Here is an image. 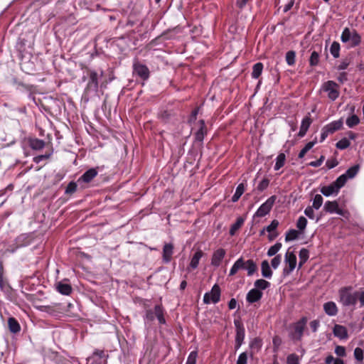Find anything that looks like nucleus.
<instances>
[{
	"instance_id": "a211bd4d",
	"label": "nucleus",
	"mask_w": 364,
	"mask_h": 364,
	"mask_svg": "<svg viewBox=\"0 0 364 364\" xmlns=\"http://www.w3.org/2000/svg\"><path fill=\"white\" fill-rule=\"evenodd\" d=\"M312 122V120L310 118L309 115L306 116V117H304L301 122V127H300V130H299V136L302 137L304 136L309 127H310L311 124Z\"/></svg>"
},
{
	"instance_id": "6ab92c4d",
	"label": "nucleus",
	"mask_w": 364,
	"mask_h": 364,
	"mask_svg": "<svg viewBox=\"0 0 364 364\" xmlns=\"http://www.w3.org/2000/svg\"><path fill=\"white\" fill-rule=\"evenodd\" d=\"M98 87V74L95 71L90 73V80L87 84V88L96 90Z\"/></svg>"
},
{
	"instance_id": "9d476101",
	"label": "nucleus",
	"mask_w": 364,
	"mask_h": 364,
	"mask_svg": "<svg viewBox=\"0 0 364 364\" xmlns=\"http://www.w3.org/2000/svg\"><path fill=\"white\" fill-rule=\"evenodd\" d=\"M236 327L235 348H239L245 338V328L240 321H235Z\"/></svg>"
},
{
	"instance_id": "603ef678",
	"label": "nucleus",
	"mask_w": 364,
	"mask_h": 364,
	"mask_svg": "<svg viewBox=\"0 0 364 364\" xmlns=\"http://www.w3.org/2000/svg\"><path fill=\"white\" fill-rule=\"evenodd\" d=\"M279 225V222L277 220L272 221L271 224L266 228V230L269 232H272L276 230Z\"/></svg>"
},
{
	"instance_id": "72a5a7b5",
	"label": "nucleus",
	"mask_w": 364,
	"mask_h": 364,
	"mask_svg": "<svg viewBox=\"0 0 364 364\" xmlns=\"http://www.w3.org/2000/svg\"><path fill=\"white\" fill-rule=\"evenodd\" d=\"M245 269L247 270L248 275H252L257 269L255 263L252 260L249 259L245 262Z\"/></svg>"
},
{
	"instance_id": "864d4df0",
	"label": "nucleus",
	"mask_w": 364,
	"mask_h": 364,
	"mask_svg": "<svg viewBox=\"0 0 364 364\" xmlns=\"http://www.w3.org/2000/svg\"><path fill=\"white\" fill-rule=\"evenodd\" d=\"M269 183V181L267 178H264L258 185L257 188L261 191H264L268 187Z\"/></svg>"
},
{
	"instance_id": "8fccbe9b",
	"label": "nucleus",
	"mask_w": 364,
	"mask_h": 364,
	"mask_svg": "<svg viewBox=\"0 0 364 364\" xmlns=\"http://www.w3.org/2000/svg\"><path fill=\"white\" fill-rule=\"evenodd\" d=\"M287 364H299V358L296 355L291 354L287 357Z\"/></svg>"
},
{
	"instance_id": "0e129e2a",
	"label": "nucleus",
	"mask_w": 364,
	"mask_h": 364,
	"mask_svg": "<svg viewBox=\"0 0 364 364\" xmlns=\"http://www.w3.org/2000/svg\"><path fill=\"white\" fill-rule=\"evenodd\" d=\"M316 143V139H314L312 141H310L306 144L304 147V149L307 152L309 151Z\"/></svg>"
},
{
	"instance_id": "b1692460",
	"label": "nucleus",
	"mask_w": 364,
	"mask_h": 364,
	"mask_svg": "<svg viewBox=\"0 0 364 364\" xmlns=\"http://www.w3.org/2000/svg\"><path fill=\"white\" fill-rule=\"evenodd\" d=\"M173 247L171 244H166L163 249V258L166 262L171 260Z\"/></svg>"
},
{
	"instance_id": "2eb2a0df",
	"label": "nucleus",
	"mask_w": 364,
	"mask_h": 364,
	"mask_svg": "<svg viewBox=\"0 0 364 364\" xmlns=\"http://www.w3.org/2000/svg\"><path fill=\"white\" fill-rule=\"evenodd\" d=\"M333 333L335 336L341 339H346L348 338L347 329L343 326L336 324L333 327Z\"/></svg>"
},
{
	"instance_id": "412c9836",
	"label": "nucleus",
	"mask_w": 364,
	"mask_h": 364,
	"mask_svg": "<svg viewBox=\"0 0 364 364\" xmlns=\"http://www.w3.org/2000/svg\"><path fill=\"white\" fill-rule=\"evenodd\" d=\"M97 171L95 168H90L80 177L79 181H82L85 183H89L97 176Z\"/></svg>"
},
{
	"instance_id": "0eeeda50",
	"label": "nucleus",
	"mask_w": 364,
	"mask_h": 364,
	"mask_svg": "<svg viewBox=\"0 0 364 364\" xmlns=\"http://www.w3.org/2000/svg\"><path fill=\"white\" fill-rule=\"evenodd\" d=\"M284 262H285L286 265H288V267H286L284 268L283 273L285 275H288L296 267V257L292 252H290L288 250L285 255Z\"/></svg>"
},
{
	"instance_id": "2f4dec72",
	"label": "nucleus",
	"mask_w": 364,
	"mask_h": 364,
	"mask_svg": "<svg viewBox=\"0 0 364 364\" xmlns=\"http://www.w3.org/2000/svg\"><path fill=\"white\" fill-rule=\"evenodd\" d=\"M200 127L199 130L196 134V139L198 141H202L204 137V134L205 133V127L203 121H200Z\"/></svg>"
},
{
	"instance_id": "bf43d9fd",
	"label": "nucleus",
	"mask_w": 364,
	"mask_h": 364,
	"mask_svg": "<svg viewBox=\"0 0 364 364\" xmlns=\"http://www.w3.org/2000/svg\"><path fill=\"white\" fill-rule=\"evenodd\" d=\"M335 353L338 355L343 357V356H345V355H346V349L343 346H336V348L335 349Z\"/></svg>"
},
{
	"instance_id": "aec40b11",
	"label": "nucleus",
	"mask_w": 364,
	"mask_h": 364,
	"mask_svg": "<svg viewBox=\"0 0 364 364\" xmlns=\"http://www.w3.org/2000/svg\"><path fill=\"white\" fill-rule=\"evenodd\" d=\"M323 309L328 316H335L338 313L336 304L333 301H328L323 304Z\"/></svg>"
},
{
	"instance_id": "dca6fc26",
	"label": "nucleus",
	"mask_w": 364,
	"mask_h": 364,
	"mask_svg": "<svg viewBox=\"0 0 364 364\" xmlns=\"http://www.w3.org/2000/svg\"><path fill=\"white\" fill-rule=\"evenodd\" d=\"M245 261L242 257L238 259L230 269V276L235 274L240 269H245Z\"/></svg>"
},
{
	"instance_id": "e2e57ef3",
	"label": "nucleus",
	"mask_w": 364,
	"mask_h": 364,
	"mask_svg": "<svg viewBox=\"0 0 364 364\" xmlns=\"http://www.w3.org/2000/svg\"><path fill=\"white\" fill-rule=\"evenodd\" d=\"M50 156V154H43V155H40V156H38L34 158V161L36 162V163H39L40 161H41L42 160H44V159H48Z\"/></svg>"
},
{
	"instance_id": "bb28decb",
	"label": "nucleus",
	"mask_w": 364,
	"mask_h": 364,
	"mask_svg": "<svg viewBox=\"0 0 364 364\" xmlns=\"http://www.w3.org/2000/svg\"><path fill=\"white\" fill-rule=\"evenodd\" d=\"M262 269V274L263 277L267 278H270L272 275V272L270 269L269 262L267 260H264L262 262L261 264Z\"/></svg>"
},
{
	"instance_id": "5701e85b",
	"label": "nucleus",
	"mask_w": 364,
	"mask_h": 364,
	"mask_svg": "<svg viewBox=\"0 0 364 364\" xmlns=\"http://www.w3.org/2000/svg\"><path fill=\"white\" fill-rule=\"evenodd\" d=\"M262 340L258 338H254L253 340H252L250 343V348H251V354L252 355L255 353H257L262 348Z\"/></svg>"
},
{
	"instance_id": "58836bf2",
	"label": "nucleus",
	"mask_w": 364,
	"mask_h": 364,
	"mask_svg": "<svg viewBox=\"0 0 364 364\" xmlns=\"http://www.w3.org/2000/svg\"><path fill=\"white\" fill-rule=\"evenodd\" d=\"M298 235L299 232L297 230H290L286 234L285 240L287 242L294 240L298 237Z\"/></svg>"
},
{
	"instance_id": "9b49d317",
	"label": "nucleus",
	"mask_w": 364,
	"mask_h": 364,
	"mask_svg": "<svg viewBox=\"0 0 364 364\" xmlns=\"http://www.w3.org/2000/svg\"><path fill=\"white\" fill-rule=\"evenodd\" d=\"M306 318H303L299 322H297L294 326V332L293 333V338L296 340H301L304 330L305 328V326L306 323Z\"/></svg>"
},
{
	"instance_id": "f257e3e1",
	"label": "nucleus",
	"mask_w": 364,
	"mask_h": 364,
	"mask_svg": "<svg viewBox=\"0 0 364 364\" xmlns=\"http://www.w3.org/2000/svg\"><path fill=\"white\" fill-rule=\"evenodd\" d=\"M341 41L343 43H348L351 47H354L360 43V37L355 31L346 28L342 33Z\"/></svg>"
},
{
	"instance_id": "338daca9",
	"label": "nucleus",
	"mask_w": 364,
	"mask_h": 364,
	"mask_svg": "<svg viewBox=\"0 0 364 364\" xmlns=\"http://www.w3.org/2000/svg\"><path fill=\"white\" fill-rule=\"evenodd\" d=\"M294 0H290L284 6V12H287L294 5Z\"/></svg>"
},
{
	"instance_id": "052dcab7",
	"label": "nucleus",
	"mask_w": 364,
	"mask_h": 364,
	"mask_svg": "<svg viewBox=\"0 0 364 364\" xmlns=\"http://www.w3.org/2000/svg\"><path fill=\"white\" fill-rule=\"evenodd\" d=\"M323 160H324V156H321V158L318 160H317L316 161H311L309 164V165L311 166H313V167H318V166L321 165V164L323 163Z\"/></svg>"
},
{
	"instance_id": "49530a36",
	"label": "nucleus",
	"mask_w": 364,
	"mask_h": 364,
	"mask_svg": "<svg viewBox=\"0 0 364 364\" xmlns=\"http://www.w3.org/2000/svg\"><path fill=\"white\" fill-rule=\"evenodd\" d=\"M299 257H300V265L302 264V263L305 262L307 259L309 258V252L306 249H302L300 250L299 252Z\"/></svg>"
},
{
	"instance_id": "c756f323",
	"label": "nucleus",
	"mask_w": 364,
	"mask_h": 364,
	"mask_svg": "<svg viewBox=\"0 0 364 364\" xmlns=\"http://www.w3.org/2000/svg\"><path fill=\"white\" fill-rule=\"evenodd\" d=\"M285 160H286L285 154L283 153L279 154L278 155V156L277 157L274 169L275 170L280 169L284 166Z\"/></svg>"
},
{
	"instance_id": "3c124183",
	"label": "nucleus",
	"mask_w": 364,
	"mask_h": 364,
	"mask_svg": "<svg viewBox=\"0 0 364 364\" xmlns=\"http://www.w3.org/2000/svg\"><path fill=\"white\" fill-rule=\"evenodd\" d=\"M247 355L246 353H242L237 360V364H247Z\"/></svg>"
},
{
	"instance_id": "c85d7f7f",
	"label": "nucleus",
	"mask_w": 364,
	"mask_h": 364,
	"mask_svg": "<svg viewBox=\"0 0 364 364\" xmlns=\"http://www.w3.org/2000/svg\"><path fill=\"white\" fill-rule=\"evenodd\" d=\"M45 143L43 141L40 139H31L30 140V146L33 149H41L44 147Z\"/></svg>"
},
{
	"instance_id": "a878e982",
	"label": "nucleus",
	"mask_w": 364,
	"mask_h": 364,
	"mask_svg": "<svg viewBox=\"0 0 364 364\" xmlns=\"http://www.w3.org/2000/svg\"><path fill=\"white\" fill-rule=\"evenodd\" d=\"M359 168V165L353 166L348 168L347 171L342 175L345 177V183H346L348 178H352L358 173Z\"/></svg>"
},
{
	"instance_id": "f704fd0d",
	"label": "nucleus",
	"mask_w": 364,
	"mask_h": 364,
	"mask_svg": "<svg viewBox=\"0 0 364 364\" xmlns=\"http://www.w3.org/2000/svg\"><path fill=\"white\" fill-rule=\"evenodd\" d=\"M243 223L244 220L242 218H238L237 221L231 226L230 230V234L231 235H234L235 232L240 228Z\"/></svg>"
},
{
	"instance_id": "774afa93",
	"label": "nucleus",
	"mask_w": 364,
	"mask_h": 364,
	"mask_svg": "<svg viewBox=\"0 0 364 364\" xmlns=\"http://www.w3.org/2000/svg\"><path fill=\"white\" fill-rule=\"evenodd\" d=\"M228 306L230 309H234L237 306V301L235 299H232L228 304Z\"/></svg>"
},
{
	"instance_id": "7c9ffc66",
	"label": "nucleus",
	"mask_w": 364,
	"mask_h": 364,
	"mask_svg": "<svg viewBox=\"0 0 364 364\" xmlns=\"http://www.w3.org/2000/svg\"><path fill=\"white\" fill-rule=\"evenodd\" d=\"M244 191H245V187H244L243 183H240V185H238V186L236 188L235 193L232 198V200L233 202L237 201L238 199L240 198V197L244 193Z\"/></svg>"
},
{
	"instance_id": "a18cd8bd",
	"label": "nucleus",
	"mask_w": 364,
	"mask_h": 364,
	"mask_svg": "<svg viewBox=\"0 0 364 364\" xmlns=\"http://www.w3.org/2000/svg\"><path fill=\"white\" fill-rule=\"evenodd\" d=\"M269 284V282L264 279H258L255 283V287L261 289H265Z\"/></svg>"
},
{
	"instance_id": "de8ad7c7",
	"label": "nucleus",
	"mask_w": 364,
	"mask_h": 364,
	"mask_svg": "<svg viewBox=\"0 0 364 364\" xmlns=\"http://www.w3.org/2000/svg\"><path fill=\"white\" fill-rule=\"evenodd\" d=\"M196 358H197V352L196 351H192L187 359V362L186 364H196Z\"/></svg>"
},
{
	"instance_id": "4d7b16f0",
	"label": "nucleus",
	"mask_w": 364,
	"mask_h": 364,
	"mask_svg": "<svg viewBox=\"0 0 364 364\" xmlns=\"http://www.w3.org/2000/svg\"><path fill=\"white\" fill-rule=\"evenodd\" d=\"M16 49L18 52V56L20 60H22L23 59V53L21 51V48L23 47V43L20 41V38H18V41L16 43Z\"/></svg>"
},
{
	"instance_id": "79ce46f5",
	"label": "nucleus",
	"mask_w": 364,
	"mask_h": 364,
	"mask_svg": "<svg viewBox=\"0 0 364 364\" xmlns=\"http://www.w3.org/2000/svg\"><path fill=\"white\" fill-rule=\"evenodd\" d=\"M323 203V198L321 195L317 194L315 196L313 201L312 207L315 209H318Z\"/></svg>"
},
{
	"instance_id": "c9c22d12",
	"label": "nucleus",
	"mask_w": 364,
	"mask_h": 364,
	"mask_svg": "<svg viewBox=\"0 0 364 364\" xmlns=\"http://www.w3.org/2000/svg\"><path fill=\"white\" fill-rule=\"evenodd\" d=\"M359 122L360 119L355 114L348 117L346 119V124L350 128L357 125Z\"/></svg>"
},
{
	"instance_id": "f03ea898",
	"label": "nucleus",
	"mask_w": 364,
	"mask_h": 364,
	"mask_svg": "<svg viewBox=\"0 0 364 364\" xmlns=\"http://www.w3.org/2000/svg\"><path fill=\"white\" fill-rule=\"evenodd\" d=\"M345 185L344 176H340L335 182L328 186H323L321 192L326 196H329L333 193H337L339 189Z\"/></svg>"
},
{
	"instance_id": "f8f14e48",
	"label": "nucleus",
	"mask_w": 364,
	"mask_h": 364,
	"mask_svg": "<svg viewBox=\"0 0 364 364\" xmlns=\"http://www.w3.org/2000/svg\"><path fill=\"white\" fill-rule=\"evenodd\" d=\"M134 72L144 80L147 79L149 75V71L146 66L138 63L134 65Z\"/></svg>"
},
{
	"instance_id": "c03bdc74",
	"label": "nucleus",
	"mask_w": 364,
	"mask_h": 364,
	"mask_svg": "<svg viewBox=\"0 0 364 364\" xmlns=\"http://www.w3.org/2000/svg\"><path fill=\"white\" fill-rule=\"evenodd\" d=\"M318 59H319L318 53L316 51H313L311 55L310 60H309L310 65L311 66L316 65L318 63Z\"/></svg>"
},
{
	"instance_id": "13d9d810",
	"label": "nucleus",
	"mask_w": 364,
	"mask_h": 364,
	"mask_svg": "<svg viewBox=\"0 0 364 364\" xmlns=\"http://www.w3.org/2000/svg\"><path fill=\"white\" fill-rule=\"evenodd\" d=\"M77 185L75 183L71 182L68 184L66 188L67 193H73L76 191Z\"/></svg>"
},
{
	"instance_id": "f3484780",
	"label": "nucleus",
	"mask_w": 364,
	"mask_h": 364,
	"mask_svg": "<svg viewBox=\"0 0 364 364\" xmlns=\"http://www.w3.org/2000/svg\"><path fill=\"white\" fill-rule=\"evenodd\" d=\"M262 295V293L259 290L253 289L248 292L247 295V300L250 303H253L259 300Z\"/></svg>"
},
{
	"instance_id": "ea45409f",
	"label": "nucleus",
	"mask_w": 364,
	"mask_h": 364,
	"mask_svg": "<svg viewBox=\"0 0 364 364\" xmlns=\"http://www.w3.org/2000/svg\"><path fill=\"white\" fill-rule=\"evenodd\" d=\"M296 54L294 51H288L286 54V61L289 65H293L295 63Z\"/></svg>"
},
{
	"instance_id": "20e7f679",
	"label": "nucleus",
	"mask_w": 364,
	"mask_h": 364,
	"mask_svg": "<svg viewBox=\"0 0 364 364\" xmlns=\"http://www.w3.org/2000/svg\"><path fill=\"white\" fill-rule=\"evenodd\" d=\"M277 200L276 196H272L269 197L263 204L260 205V207L257 209L255 216L257 217H264L267 215L270 210H272L275 201Z\"/></svg>"
},
{
	"instance_id": "6e6d98bb",
	"label": "nucleus",
	"mask_w": 364,
	"mask_h": 364,
	"mask_svg": "<svg viewBox=\"0 0 364 364\" xmlns=\"http://www.w3.org/2000/svg\"><path fill=\"white\" fill-rule=\"evenodd\" d=\"M305 215L309 217L310 219L314 218V211L313 210V207H307L304 210Z\"/></svg>"
},
{
	"instance_id": "1a4fd4ad",
	"label": "nucleus",
	"mask_w": 364,
	"mask_h": 364,
	"mask_svg": "<svg viewBox=\"0 0 364 364\" xmlns=\"http://www.w3.org/2000/svg\"><path fill=\"white\" fill-rule=\"evenodd\" d=\"M154 315L157 317L160 323H165L163 310L160 306H155L154 313L151 310L147 311L146 318L148 321H151L154 319Z\"/></svg>"
},
{
	"instance_id": "7ed1b4c3",
	"label": "nucleus",
	"mask_w": 364,
	"mask_h": 364,
	"mask_svg": "<svg viewBox=\"0 0 364 364\" xmlns=\"http://www.w3.org/2000/svg\"><path fill=\"white\" fill-rule=\"evenodd\" d=\"M343 120L339 119L324 126L321 130V141H323L329 134H333L341 129L343 127Z\"/></svg>"
},
{
	"instance_id": "ddd939ff",
	"label": "nucleus",
	"mask_w": 364,
	"mask_h": 364,
	"mask_svg": "<svg viewBox=\"0 0 364 364\" xmlns=\"http://www.w3.org/2000/svg\"><path fill=\"white\" fill-rule=\"evenodd\" d=\"M225 255V250L220 248L215 250L213 255L211 259V264L215 267H218L220 264L221 261L223 259Z\"/></svg>"
},
{
	"instance_id": "393cba45",
	"label": "nucleus",
	"mask_w": 364,
	"mask_h": 364,
	"mask_svg": "<svg viewBox=\"0 0 364 364\" xmlns=\"http://www.w3.org/2000/svg\"><path fill=\"white\" fill-rule=\"evenodd\" d=\"M9 328L11 333H17L21 330V326L18 322L13 317L8 320Z\"/></svg>"
},
{
	"instance_id": "e433bc0d",
	"label": "nucleus",
	"mask_w": 364,
	"mask_h": 364,
	"mask_svg": "<svg viewBox=\"0 0 364 364\" xmlns=\"http://www.w3.org/2000/svg\"><path fill=\"white\" fill-rule=\"evenodd\" d=\"M306 225L307 220L306 219V218L303 216L299 217L296 223V227L301 232L306 228Z\"/></svg>"
},
{
	"instance_id": "37998d69",
	"label": "nucleus",
	"mask_w": 364,
	"mask_h": 364,
	"mask_svg": "<svg viewBox=\"0 0 364 364\" xmlns=\"http://www.w3.org/2000/svg\"><path fill=\"white\" fill-rule=\"evenodd\" d=\"M350 144L349 140L346 138H343L336 143V147L339 149H344L348 148Z\"/></svg>"
},
{
	"instance_id": "69168bd1",
	"label": "nucleus",
	"mask_w": 364,
	"mask_h": 364,
	"mask_svg": "<svg viewBox=\"0 0 364 364\" xmlns=\"http://www.w3.org/2000/svg\"><path fill=\"white\" fill-rule=\"evenodd\" d=\"M8 288H9V287H8L7 284L4 282V277L0 278V289L2 291H6V289Z\"/></svg>"
},
{
	"instance_id": "09e8293b",
	"label": "nucleus",
	"mask_w": 364,
	"mask_h": 364,
	"mask_svg": "<svg viewBox=\"0 0 364 364\" xmlns=\"http://www.w3.org/2000/svg\"><path fill=\"white\" fill-rule=\"evenodd\" d=\"M282 257L280 255H277L271 261V265L274 269H277L281 263Z\"/></svg>"
},
{
	"instance_id": "4be33fe9",
	"label": "nucleus",
	"mask_w": 364,
	"mask_h": 364,
	"mask_svg": "<svg viewBox=\"0 0 364 364\" xmlns=\"http://www.w3.org/2000/svg\"><path fill=\"white\" fill-rule=\"evenodd\" d=\"M57 290L62 294L69 295L72 291V287L68 284L58 282L56 284Z\"/></svg>"
},
{
	"instance_id": "6e6552de",
	"label": "nucleus",
	"mask_w": 364,
	"mask_h": 364,
	"mask_svg": "<svg viewBox=\"0 0 364 364\" xmlns=\"http://www.w3.org/2000/svg\"><path fill=\"white\" fill-rule=\"evenodd\" d=\"M220 289L219 287L215 284L211 291L206 293L203 297V301L205 304L213 303L215 304L220 300Z\"/></svg>"
},
{
	"instance_id": "a19ab883",
	"label": "nucleus",
	"mask_w": 364,
	"mask_h": 364,
	"mask_svg": "<svg viewBox=\"0 0 364 364\" xmlns=\"http://www.w3.org/2000/svg\"><path fill=\"white\" fill-rule=\"evenodd\" d=\"M340 45L337 42H333L331 46L330 51L334 58L339 56Z\"/></svg>"
},
{
	"instance_id": "39448f33",
	"label": "nucleus",
	"mask_w": 364,
	"mask_h": 364,
	"mask_svg": "<svg viewBox=\"0 0 364 364\" xmlns=\"http://www.w3.org/2000/svg\"><path fill=\"white\" fill-rule=\"evenodd\" d=\"M322 90L328 92V97L332 100L337 99L339 95L338 85L333 81L329 80L325 82Z\"/></svg>"
},
{
	"instance_id": "4c0bfd02",
	"label": "nucleus",
	"mask_w": 364,
	"mask_h": 364,
	"mask_svg": "<svg viewBox=\"0 0 364 364\" xmlns=\"http://www.w3.org/2000/svg\"><path fill=\"white\" fill-rule=\"evenodd\" d=\"M282 244L279 242H277L275 245L272 246L267 252V255L269 257H272L274 255H276L281 249Z\"/></svg>"
},
{
	"instance_id": "423d86ee",
	"label": "nucleus",
	"mask_w": 364,
	"mask_h": 364,
	"mask_svg": "<svg viewBox=\"0 0 364 364\" xmlns=\"http://www.w3.org/2000/svg\"><path fill=\"white\" fill-rule=\"evenodd\" d=\"M339 296L340 301L344 306L355 304L357 300V295L351 294L346 288L340 290Z\"/></svg>"
},
{
	"instance_id": "5fc2aeb1",
	"label": "nucleus",
	"mask_w": 364,
	"mask_h": 364,
	"mask_svg": "<svg viewBox=\"0 0 364 364\" xmlns=\"http://www.w3.org/2000/svg\"><path fill=\"white\" fill-rule=\"evenodd\" d=\"M354 355L358 360H362L363 358V350L360 348H356L354 350Z\"/></svg>"
},
{
	"instance_id": "4468645a",
	"label": "nucleus",
	"mask_w": 364,
	"mask_h": 364,
	"mask_svg": "<svg viewBox=\"0 0 364 364\" xmlns=\"http://www.w3.org/2000/svg\"><path fill=\"white\" fill-rule=\"evenodd\" d=\"M324 210L331 213H336L341 215L343 214V210L339 208L338 203L336 201H327L324 205Z\"/></svg>"
},
{
	"instance_id": "cd10ccee",
	"label": "nucleus",
	"mask_w": 364,
	"mask_h": 364,
	"mask_svg": "<svg viewBox=\"0 0 364 364\" xmlns=\"http://www.w3.org/2000/svg\"><path fill=\"white\" fill-rule=\"evenodd\" d=\"M203 252L200 250H198L194 254L193 257L191 259V263H190V266L191 268L196 269L198 267L199 260L203 257Z\"/></svg>"
},
{
	"instance_id": "680f3d73",
	"label": "nucleus",
	"mask_w": 364,
	"mask_h": 364,
	"mask_svg": "<svg viewBox=\"0 0 364 364\" xmlns=\"http://www.w3.org/2000/svg\"><path fill=\"white\" fill-rule=\"evenodd\" d=\"M319 322L316 320H314L310 322V327L313 330L314 332H316L318 328Z\"/></svg>"
},
{
	"instance_id": "473e14b6",
	"label": "nucleus",
	"mask_w": 364,
	"mask_h": 364,
	"mask_svg": "<svg viewBox=\"0 0 364 364\" xmlns=\"http://www.w3.org/2000/svg\"><path fill=\"white\" fill-rule=\"evenodd\" d=\"M263 65L261 63H257L253 66L252 75L254 78H257L262 73Z\"/></svg>"
}]
</instances>
